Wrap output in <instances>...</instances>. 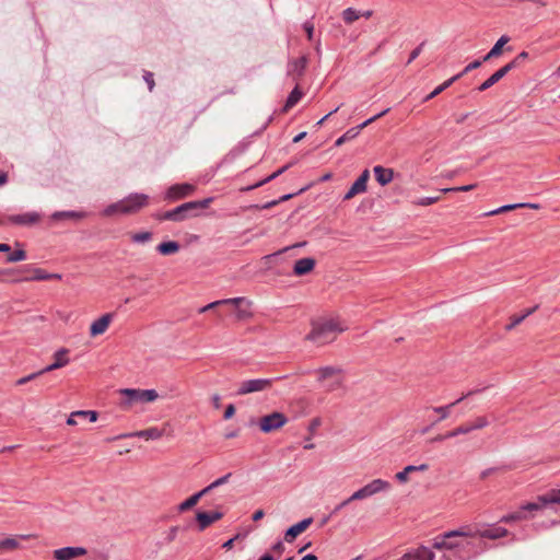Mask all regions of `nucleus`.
Wrapping results in <instances>:
<instances>
[{
  "mask_svg": "<svg viewBox=\"0 0 560 560\" xmlns=\"http://www.w3.org/2000/svg\"><path fill=\"white\" fill-rule=\"evenodd\" d=\"M235 413V406L233 404H230L226 406L223 418L225 420L231 419Z\"/></svg>",
  "mask_w": 560,
  "mask_h": 560,
  "instance_id": "63",
  "label": "nucleus"
},
{
  "mask_svg": "<svg viewBox=\"0 0 560 560\" xmlns=\"http://www.w3.org/2000/svg\"><path fill=\"white\" fill-rule=\"evenodd\" d=\"M474 536L478 535L482 538H488V539H498V538H502V537H505L508 536L509 534V530L504 527H492V528H487V529H483V530H478L476 533H472Z\"/></svg>",
  "mask_w": 560,
  "mask_h": 560,
  "instance_id": "28",
  "label": "nucleus"
},
{
  "mask_svg": "<svg viewBox=\"0 0 560 560\" xmlns=\"http://www.w3.org/2000/svg\"><path fill=\"white\" fill-rule=\"evenodd\" d=\"M130 436L144 438L147 440H158L163 436V431L160 430L159 428L153 427V428H149L145 430L137 431L135 433L120 434L118 436L110 438L107 441H115V440L130 438Z\"/></svg>",
  "mask_w": 560,
  "mask_h": 560,
  "instance_id": "17",
  "label": "nucleus"
},
{
  "mask_svg": "<svg viewBox=\"0 0 560 560\" xmlns=\"http://www.w3.org/2000/svg\"><path fill=\"white\" fill-rule=\"evenodd\" d=\"M345 330L336 319H322L312 323V329L305 339L319 346L332 342Z\"/></svg>",
  "mask_w": 560,
  "mask_h": 560,
  "instance_id": "2",
  "label": "nucleus"
},
{
  "mask_svg": "<svg viewBox=\"0 0 560 560\" xmlns=\"http://www.w3.org/2000/svg\"><path fill=\"white\" fill-rule=\"evenodd\" d=\"M538 502L542 504H560V489H551L545 494L538 495Z\"/></svg>",
  "mask_w": 560,
  "mask_h": 560,
  "instance_id": "32",
  "label": "nucleus"
},
{
  "mask_svg": "<svg viewBox=\"0 0 560 560\" xmlns=\"http://www.w3.org/2000/svg\"><path fill=\"white\" fill-rule=\"evenodd\" d=\"M400 558L401 560H433L434 552L425 546H420L416 549L406 552Z\"/></svg>",
  "mask_w": 560,
  "mask_h": 560,
  "instance_id": "22",
  "label": "nucleus"
},
{
  "mask_svg": "<svg viewBox=\"0 0 560 560\" xmlns=\"http://www.w3.org/2000/svg\"><path fill=\"white\" fill-rule=\"evenodd\" d=\"M294 163L293 162H290L288 164H285L284 166L280 167L279 170H277L275 173H272L271 175L267 176L266 178L253 184V185H249L247 187H244L241 189V191H249V190H253V189H256L258 187H261L262 185L269 183L270 180L277 178L279 175L283 174L287 170H289Z\"/></svg>",
  "mask_w": 560,
  "mask_h": 560,
  "instance_id": "25",
  "label": "nucleus"
},
{
  "mask_svg": "<svg viewBox=\"0 0 560 560\" xmlns=\"http://www.w3.org/2000/svg\"><path fill=\"white\" fill-rule=\"evenodd\" d=\"M113 318H114L113 313H106V314L102 315L100 318H97L96 320H94L90 327L91 337H96L98 335L104 334L107 330Z\"/></svg>",
  "mask_w": 560,
  "mask_h": 560,
  "instance_id": "18",
  "label": "nucleus"
},
{
  "mask_svg": "<svg viewBox=\"0 0 560 560\" xmlns=\"http://www.w3.org/2000/svg\"><path fill=\"white\" fill-rule=\"evenodd\" d=\"M245 301L244 298H232V299H225V300H220V301H214L212 303H209L208 305L201 307L199 310L200 313H205L209 310H212L219 305H225V304H238V303H243Z\"/></svg>",
  "mask_w": 560,
  "mask_h": 560,
  "instance_id": "34",
  "label": "nucleus"
},
{
  "mask_svg": "<svg viewBox=\"0 0 560 560\" xmlns=\"http://www.w3.org/2000/svg\"><path fill=\"white\" fill-rule=\"evenodd\" d=\"M318 382L324 383L329 378H334L325 386V390L330 393L342 387L343 380L339 375L342 374V369L336 366H324L316 371Z\"/></svg>",
  "mask_w": 560,
  "mask_h": 560,
  "instance_id": "5",
  "label": "nucleus"
},
{
  "mask_svg": "<svg viewBox=\"0 0 560 560\" xmlns=\"http://www.w3.org/2000/svg\"><path fill=\"white\" fill-rule=\"evenodd\" d=\"M425 45V42H422L419 46H417L409 55V59L407 61V65H410L415 59L419 57L421 54L423 46Z\"/></svg>",
  "mask_w": 560,
  "mask_h": 560,
  "instance_id": "55",
  "label": "nucleus"
},
{
  "mask_svg": "<svg viewBox=\"0 0 560 560\" xmlns=\"http://www.w3.org/2000/svg\"><path fill=\"white\" fill-rule=\"evenodd\" d=\"M470 432H471V429L469 427V423H464V424H460L459 427L455 428L454 430L448 431V436H451V439H452V438H455L460 434H468Z\"/></svg>",
  "mask_w": 560,
  "mask_h": 560,
  "instance_id": "45",
  "label": "nucleus"
},
{
  "mask_svg": "<svg viewBox=\"0 0 560 560\" xmlns=\"http://www.w3.org/2000/svg\"><path fill=\"white\" fill-rule=\"evenodd\" d=\"M313 523L312 517L304 518L299 523L290 526L284 534V540L287 542H292L301 533L306 530L308 526Z\"/></svg>",
  "mask_w": 560,
  "mask_h": 560,
  "instance_id": "19",
  "label": "nucleus"
},
{
  "mask_svg": "<svg viewBox=\"0 0 560 560\" xmlns=\"http://www.w3.org/2000/svg\"><path fill=\"white\" fill-rule=\"evenodd\" d=\"M316 265V260L312 257L301 258L295 261L293 267V273L298 277L310 273Z\"/></svg>",
  "mask_w": 560,
  "mask_h": 560,
  "instance_id": "24",
  "label": "nucleus"
},
{
  "mask_svg": "<svg viewBox=\"0 0 560 560\" xmlns=\"http://www.w3.org/2000/svg\"><path fill=\"white\" fill-rule=\"evenodd\" d=\"M68 353H69V350L67 348H60L59 350H57L54 354L55 361L51 364L44 368L43 372L47 373V372L66 366L70 361L68 358Z\"/></svg>",
  "mask_w": 560,
  "mask_h": 560,
  "instance_id": "23",
  "label": "nucleus"
},
{
  "mask_svg": "<svg viewBox=\"0 0 560 560\" xmlns=\"http://www.w3.org/2000/svg\"><path fill=\"white\" fill-rule=\"evenodd\" d=\"M462 77H463V73H457L454 77H452L448 80H446L445 82H443L441 85H439L441 91L443 92L444 90L450 88L454 82L459 80Z\"/></svg>",
  "mask_w": 560,
  "mask_h": 560,
  "instance_id": "57",
  "label": "nucleus"
},
{
  "mask_svg": "<svg viewBox=\"0 0 560 560\" xmlns=\"http://www.w3.org/2000/svg\"><path fill=\"white\" fill-rule=\"evenodd\" d=\"M441 200V196L422 197L413 201V205L427 207Z\"/></svg>",
  "mask_w": 560,
  "mask_h": 560,
  "instance_id": "46",
  "label": "nucleus"
},
{
  "mask_svg": "<svg viewBox=\"0 0 560 560\" xmlns=\"http://www.w3.org/2000/svg\"><path fill=\"white\" fill-rule=\"evenodd\" d=\"M390 483L383 479H374L364 487L360 488L350 495V500H363L370 498L378 492L389 489Z\"/></svg>",
  "mask_w": 560,
  "mask_h": 560,
  "instance_id": "7",
  "label": "nucleus"
},
{
  "mask_svg": "<svg viewBox=\"0 0 560 560\" xmlns=\"http://www.w3.org/2000/svg\"><path fill=\"white\" fill-rule=\"evenodd\" d=\"M26 258V252L22 248L14 250L13 253H10L7 257V262H18L22 261Z\"/></svg>",
  "mask_w": 560,
  "mask_h": 560,
  "instance_id": "41",
  "label": "nucleus"
},
{
  "mask_svg": "<svg viewBox=\"0 0 560 560\" xmlns=\"http://www.w3.org/2000/svg\"><path fill=\"white\" fill-rule=\"evenodd\" d=\"M15 275H19L18 269H12V268L0 269V282L7 281L8 280L7 277H13Z\"/></svg>",
  "mask_w": 560,
  "mask_h": 560,
  "instance_id": "56",
  "label": "nucleus"
},
{
  "mask_svg": "<svg viewBox=\"0 0 560 560\" xmlns=\"http://www.w3.org/2000/svg\"><path fill=\"white\" fill-rule=\"evenodd\" d=\"M213 201V197H208L202 200H194L179 205L178 207L165 211L164 218L172 222H182L187 219L196 218L199 211L207 209Z\"/></svg>",
  "mask_w": 560,
  "mask_h": 560,
  "instance_id": "3",
  "label": "nucleus"
},
{
  "mask_svg": "<svg viewBox=\"0 0 560 560\" xmlns=\"http://www.w3.org/2000/svg\"><path fill=\"white\" fill-rule=\"evenodd\" d=\"M503 78V74L500 72V70H497L493 74H491L485 82H482L477 90L479 92H483L488 89H490L492 85L498 83Z\"/></svg>",
  "mask_w": 560,
  "mask_h": 560,
  "instance_id": "36",
  "label": "nucleus"
},
{
  "mask_svg": "<svg viewBox=\"0 0 560 560\" xmlns=\"http://www.w3.org/2000/svg\"><path fill=\"white\" fill-rule=\"evenodd\" d=\"M121 394L127 397V401L129 404L137 401L151 402L159 397L158 392L155 389L125 388L121 390Z\"/></svg>",
  "mask_w": 560,
  "mask_h": 560,
  "instance_id": "11",
  "label": "nucleus"
},
{
  "mask_svg": "<svg viewBox=\"0 0 560 560\" xmlns=\"http://www.w3.org/2000/svg\"><path fill=\"white\" fill-rule=\"evenodd\" d=\"M72 417L89 418L91 422H95L97 420L98 413L93 410H78L72 412Z\"/></svg>",
  "mask_w": 560,
  "mask_h": 560,
  "instance_id": "40",
  "label": "nucleus"
},
{
  "mask_svg": "<svg viewBox=\"0 0 560 560\" xmlns=\"http://www.w3.org/2000/svg\"><path fill=\"white\" fill-rule=\"evenodd\" d=\"M477 187V184H469V185H464V186H459V187H452V188H444L441 190V192H451V191H470L472 189H475Z\"/></svg>",
  "mask_w": 560,
  "mask_h": 560,
  "instance_id": "52",
  "label": "nucleus"
},
{
  "mask_svg": "<svg viewBox=\"0 0 560 560\" xmlns=\"http://www.w3.org/2000/svg\"><path fill=\"white\" fill-rule=\"evenodd\" d=\"M545 506V504H542L541 502H538V500L536 502H528L526 504H523L521 506V511H523V513L525 514V512H534V511H538L540 509H542Z\"/></svg>",
  "mask_w": 560,
  "mask_h": 560,
  "instance_id": "47",
  "label": "nucleus"
},
{
  "mask_svg": "<svg viewBox=\"0 0 560 560\" xmlns=\"http://www.w3.org/2000/svg\"><path fill=\"white\" fill-rule=\"evenodd\" d=\"M468 536H474V534L471 532H465L463 529L447 532V533L434 538L433 548L450 549V550L458 548L459 544L455 542L452 539L455 537H468Z\"/></svg>",
  "mask_w": 560,
  "mask_h": 560,
  "instance_id": "8",
  "label": "nucleus"
},
{
  "mask_svg": "<svg viewBox=\"0 0 560 560\" xmlns=\"http://www.w3.org/2000/svg\"><path fill=\"white\" fill-rule=\"evenodd\" d=\"M482 62H485L483 58L474 60L470 63H468L460 73H463V75H465L466 73H468L475 69H478L482 65Z\"/></svg>",
  "mask_w": 560,
  "mask_h": 560,
  "instance_id": "53",
  "label": "nucleus"
},
{
  "mask_svg": "<svg viewBox=\"0 0 560 560\" xmlns=\"http://www.w3.org/2000/svg\"><path fill=\"white\" fill-rule=\"evenodd\" d=\"M353 500H350V497L342 502H340L338 505L335 506V509L331 511L330 516L336 515L340 510H342L345 506H347L350 502Z\"/></svg>",
  "mask_w": 560,
  "mask_h": 560,
  "instance_id": "62",
  "label": "nucleus"
},
{
  "mask_svg": "<svg viewBox=\"0 0 560 560\" xmlns=\"http://www.w3.org/2000/svg\"><path fill=\"white\" fill-rule=\"evenodd\" d=\"M489 424V421L486 417H477L472 423H469L471 431L480 430L486 428Z\"/></svg>",
  "mask_w": 560,
  "mask_h": 560,
  "instance_id": "48",
  "label": "nucleus"
},
{
  "mask_svg": "<svg viewBox=\"0 0 560 560\" xmlns=\"http://www.w3.org/2000/svg\"><path fill=\"white\" fill-rule=\"evenodd\" d=\"M302 96H303V93L300 90V86L296 84L295 88L290 92L289 96L287 97V101L282 108V112L287 113L289 109H291L293 106H295L300 102Z\"/></svg>",
  "mask_w": 560,
  "mask_h": 560,
  "instance_id": "31",
  "label": "nucleus"
},
{
  "mask_svg": "<svg viewBox=\"0 0 560 560\" xmlns=\"http://www.w3.org/2000/svg\"><path fill=\"white\" fill-rule=\"evenodd\" d=\"M361 18V13L353 8H347L342 11V19L347 24H352Z\"/></svg>",
  "mask_w": 560,
  "mask_h": 560,
  "instance_id": "38",
  "label": "nucleus"
},
{
  "mask_svg": "<svg viewBox=\"0 0 560 560\" xmlns=\"http://www.w3.org/2000/svg\"><path fill=\"white\" fill-rule=\"evenodd\" d=\"M288 422V418L284 413L273 411L270 415L264 416L259 420V429L264 433H270L275 430L282 428Z\"/></svg>",
  "mask_w": 560,
  "mask_h": 560,
  "instance_id": "9",
  "label": "nucleus"
},
{
  "mask_svg": "<svg viewBox=\"0 0 560 560\" xmlns=\"http://www.w3.org/2000/svg\"><path fill=\"white\" fill-rule=\"evenodd\" d=\"M198 501H199L198 497L196 494H192L191 497H189L187 500H185L184 502H182L178 505V510L180 512L187 511V510L191 509L192 506H195L198 503Z\"/></svg>",
  "mask_w": 560,
  "mask_h": 560,
  "instance_id": "44",
  "label": "nucleus"
},
{
  "mask_svg": "<svg viewBox=\"0 0 560 560\" xmlns=\"http://www.w3.org/2000/svg\"><path fill=\"white\" fill-rule=\"evenodd\" d=\"M516 208H520V203L505 205V206H502V207H500V208H498L495 210L487 212L486 215H495V214H499V213H502V212L514 210Z\"/></svg>",
  "mask_w": 560,
  "mask_h": 560,
  "instance_id": "50",
  "label": "nucleus"
},
{
  "mask_svg": "<svg viewBox=\"0 0 560 560\" xmlns=\"http://www.w3.org/2000/svg\"><path fill=\"white\" fill-rule=\"evenodd\" d=\"M389 112V108H386L384 110H382L381 113L374 115L373 117L366 119L365 121H363L362 124L355 126V127H352L350 129H348L343 135V139L346 141H350L354 138H357L361 130L365 127H368L370 124L374 122L375 120H377L378 118L383 117L384 115H386L387 113Z\"/></svg>",
  "mask_w": 560,
  "mask_h": 560,
  "instance_id": "16",
  "label": "nucleus"
},
{
  "mask_svg": "<svg viewBox=\"0 0 560 560\" xmlns=\"http://www.w3.org/2000/svg\"><path fill=\"white\" fill-rule=\"evenodd\" d=\"M294 196V194H288V195H283L282 197H280L279 199L277 200H271V201H268L264 205H250L248 207V209H255V210H265V209H270L275 206H277L278 203L282 202V201H287L289 200L290 198H292Z\"/></svg>",
  "mask_w": 560,
  "mask_h": 560,
  "instance_id": "35",
  "label": "nucleus"
},
{
  "mask_svg": "<svg viewBox=\"0 0 560 560\" xmlns=\"http://www.w3.org/2000/svg\"><path fill=\"white\" fill-rule=\"evenodd\" d=\"M526 515L521 511V509L516 512L510 513L501 517L500 522L502 523H512L521 520H525Z\"/></svg>",
  "mask_w": 560,
  "mask_h": 560,
  "instance_id": "39",
  "label": "nucleus"
},
{
  "mask_svg": "<svg viewBox=\"0 0 560 560\" xmlns=\"http://www.w3.org/2000/svg\"><path fill=\"white\" fill-rule=\"evenodd\" d=\"M447 439H451V436H448V432H446L444 434H438L436 436L430 439L428 442L429 443L442 442V441H445Z\"/></svg>",
  "mask_w": 560,
  "mask_h": 560,
  "instance_id": "64",
  "label": "nucleus"
},
{
  "mask_svg": "<svg viewBox=\"0 0 560 560\" xmlns=\"http://www.w3.org/2000/svg\"><path fill=\"white\" fill-rule=\"evenodd\" d=\"M223 517V513L214 511V512H197L196 521L198 523L199 530H205L212 523L221 520Z\"/></svg>",
  "mask_w": 560,
  "mask_h": 560,
  "instance_id": "20",
  "label": "nucleus"
},
{
  "mask_svg": "<svg viewBox=\"0 0 560 560\" xmlns=\"http://www.w3.org/2000/svg\"><path fill=\"white\" fill-rule=\"evenodd\" d=\"M143 80L145 81V83L148 84V89L150 92L153 91L154 86H155V82H154V75L152 72L150 71H144L143 73Z\"/></svg>",
  "mask_w": 560,
  "mask_h": 560,
  "instance_id": "54",
  "label": "nucleus"
},
{
  "mask_svg": "<svg viewBox=\"0 0 560 560\" xmlns=\"http://www.w3.org/2000/svg\"><path fill=\"white\" fill-rule=\"evenodd\" d=\"M179 243L176 241H167L158 245L156 250L164 256L173 255L179 250Z\"/></svg>",
  "mask_w": 560,
  "mask_h": 560,
  "instance_id": "33",
  "label": "nucleus"
},
{
  "mask_svg": "<svg viewBox=\"0 0 560 560\" xmlns=\"http://www.w3.org/2000/svg\"><path fill=\"white\" fill-rule=\"evenodd\" d=\"M537 308H538V306L536 305L532 308H528L523 315L512 317L511 323L505 326V330L506 331L512 330L514 327L520 325L527 316L533 314Z\"/></svg>",
  "mask_w": 560,
  "mask_h": 560,
  "instance_id": "37",
  "label": "nucleus"
},
{
  "mask_svg": "<svg viewBox=\"0 0 560 560\" xmlns=\"http://www.w3.org/2000/svg\"><path fill=\"white\" fill-rule=\"evenodd\" d=\"M233 305L235 306V316L237 320H245L252 317V312L247 308L241 307V303Z\"/></svg>",
  "mask_w": 560,
  "mask_h": 560,
  "instance_id": "43",
  "label": "nucleus"
},
{
  "mask_svg": "<svg viewBox=\"0 0 560 560\" xmlns=\"http://www.w3.org/2000/svg\"><path fill=\"white\" fill-rule=\"evenodd\" d=\"M303 28L305 30V32L307 34L308 40H312L313 39V34H314V24L312 22H310V21H306L303 24Z\"/></svg>",
  "mask_w": 560,
  "mask_h": 560,
  "instance_id": "59",
  "label": "nucleus"
},
{
  "mask_svg": "<svg viewBox=\"0 0 560 560\" xmlns=\"http://www.w3.org/2000/svg\"><path fill=\"white\" fill-rule=\"evenodd\" d=\"M231 476H232V472H228L226 475H224V476H222V477L218 478L217 480H214L213 482H211V483H212V487L218 488V487H220V486H222V485L226 483V482L229 481V479L231 478Z\"/></svg>",
  "mask_w": 560,
  "mask_h": 560,
  "instance_id": "58",
  "label": "nucleus"
},
{
  "mask_svg": "<svg viewBox=\"0 0 560 560\" xmlns=\"http://www.w3.org/2000/svg\"><path fill=\"white\" fill-rule=\"evenodd\" d=\"M369 178H370V172H369V170H364L361 173V175L357 178V180L352 184L350 189L347 191V194L343 197V200H350L355 195L365 192L366 188H368Z\"/></svg>",
  "mask_w": 560,
  "mask_h": 560,
  "instance_id": "13",
  "label": "nucleus"
},
{
  "mask_svg": "<svg viewBox=\"0 0 560 560\" xmlns=\"http://www.w3.org/2000/svg\"><path fill=\"white\" fill-rule=\"evenodd\" d=\"M272 384V378L246 380L238 384L236 395L243 396L252 393L265 392L270 389Z\"/></svg>",
  "mask_w": 560,
  "mask_h": 560,
  "instance_id": "6",
  "label": "nucleus"
},
{
  "mask_svg": "<svg viewBox=\"0 0 560 560\" xmlns=\"http://www.w3.org/2000/svg\"><path fill=\"white\" fill-rule=\"evenodd\" d=\"M19 546V541L12 537H8L0 541V549H16Z\"/></svg>",
  "mask_w": 560,
  "mask_h": 560,
  "instance_id": "49",
  "label": "nucleus"
},
{
  "mask_svg": "<svg viewBox=\"0 0 560 560\" xmlns=\"http://www.w3.org/2000/svg\"><path fill=\"white\" fill-rule=\"evenodd\" d=\"M510 42V37L508 35H502L490 51L483 57V61H488L491 58L499 57L503 51V46Z\"/></svg>",
  "mask_w": 560,
  "mask_h": 560,
  "instance_id": "29",
  "label": "nucleus"
},
{
  "mask_svg": "<svg viewBox=\"0 0 560 560\" xmlns=\"http://www.w3.org/2000/svg\"><path fill=\"white\" fill-rule=\"evenodd\" d=\"M429 468V466L427 464H421L419 466H415V465H408L404 468V470L399 471L396 474V479L401 482V483H405L408 481V475L409 472H413V471H424Z\"/></svg>",
  "mask_w": 560,
  "mask_h": 560,
  "instance_id": "30",
  "label": "nucleus"
},
{
  "mask_svg": "<svg viewBox=\"0 0 560 560\" xmlns=\"http://www.w3.org/2000/svg\"><path fill=\"white\" fill-rule=\"evenodd\" d=\"M43 374H45V372H43V369H42V370H40V371H38V372L32 373V374H30V375H26V376H24V377L19 378V380L16 381V385H18V386L24 385V384H26V383H28V382H31V381H33V380H35V378H37L38 376H40V375H43Z\"/></svg>",
  "mask_w": 560,
  "mask_h": 560,
  "instance_id": "51",
  "label": "nucleus"
},
{
  "mask_svg": "<svg viewBox=\"0 0 560 560\" xmlns=\"http://www.w3.org/2000/svg\"><path fill=\"white\" fill-rule=\"evenodd\" d=\"M377 183L382 186L389 184L394 178V171L392 168H385L377 165L373 170Z\"/></svg>",
  "mask_w": 560,
  "mask_h": 560,
  "instance_id": "26",
  "label": "nucleus"
},
{
  "mask_svg": "<svg viewBox=\"0 0 560 560\" xmlns=\"http://www.w3.org/2000/svg\"><path fill=\"white\" fill-rule=\"evenodd\" d=\"M481 392V389H475V390H469L468 393L464 394L462 397H459L457 400L446 405V406H440V407H433L432 410L434 412H436L440 417L439 419L435 421V422H439V421H442L446 418L450 417L451 415V410L454 406H456L457 404H459L462 400H464L465 398L474 395V394H477Z\"/></svg>",
  "mask_w": 560,
  "mask_h": 560,
  "instance_id": "21",
  "label": "nucleus"
},
{
  "mask_svg": "<svg viewBox=\"0 0 560 560\" xmlns=\"http://www.w3.org/2000/svg\"><path fill=\"white\" fill-rule=\"evenodd\" d=\"M86 553L88 550L84 547H62L54 550V558L56 560H72Z\"/></svg>",
  "mask_w": 560,
  "mask_h": 560,
  "instance_id": "15",
  "label": "nucleus"
},
{
  "mask_svg": "<svg viewBox=\"0 0 560 560\" xmlns=\"http://www.w3.org/2000/svg\"><path fill=\"white\" fill-rule=\"evenodd\" d=\"M18 273L21 275L19 277H13L10 281L12 282H21V281H44V280H60V273H49L45 269L34 267L32 265H26L21 269H18Z\"/></svg>",
  "mask_w": 560,
  "mask_h": 560,
  "instance_id": "4",
  "label": "nucleus"
},
{
  "mask_svg": "<svg viewBox=\"0 0 560 560\" xmlns=\"http://www.w3.org/2000/svg\"><path fill=\"white\" fill-rule=\"evenodd\" d=\"M150 203V197L142 192H132L127 197L110 203L104 210V215L110 217L114 214L130 215L140 212Z\"/></svg>",
  "mask_w": 560,
  "mask_h": 560,
  "instance_id": "1",
  "label": "nucleus"
},
{
  "mask_svg": "<svg viewBox=\"0 0 560 560\" xmlns=\"http://www.w3.org/2000/svg\"><path fill=\"white\" fill-rule=\"evenodd\" d=\"M86 217L85 212L83 211H56L51 214V220L54 221H61V220H73V221H80Z\"/></svg>",
  "mask_w": 560,
  "mask_h": 560,
  "instance_id": "27",
  "label": "nucleus"
},
{
  "mask_svg": "<svg viewBox=\"0 0 560 560\" xmlns=\"http://www.w3.org/2000/svg\"><path fill=\"white\" fill-rule=\"evenodd\" d=\"M152 238V233L148 231L138 232L131 235V241L133 243H145Z\"/></svg>",
  "mask_w": 560,
  "mask_h": 560,
  "instance_id": "42",
  "label": "nucleus"
},
{
  "mask_svg": "<svg viewBox=\"0 0 560 560\" xmlns=\"http://www.w3.org/2000/svg\"><path fill=\"white\" fill-rule=\"evenodd\" d=\"M528 56L527 51H522L513 59V62H516V67L518 68L528 58Z\"/></svg>",
  "mask_w": 560,
  "mask_h": 560,
  "instance_id": "60",
  "label": "nucleus"
},
{
  "mask_svg": "<svg viewBox=\"0 0 560 560\" xmlns=\"http://www.w3.org/2000/svg\"><path fill=\"white\" fill-rule=\"evenodd\" d=\"M196 186L189 183L175 184L167 188L164 199L167 201H178L192 196Z\"/></svg>",
  "mask_w": 560,
  "mask_h": 560,
  "instance_id": "10",
  "label": "nucleus"
},
{
  "mask_svg": "<svg viewBox=\"0 0 560 560\" xmlns=\"http://www.w3.org/2000/svg\"><path fill=\"white\" fill-rule=\"evenodd\" d=\"M516 68H517L516 62H513V60H511L509 63H506L499 70L503 74V77H505L511 70L516 69Z\"/></svg>",
  "mask_w": 560,
  "mask_h": 560,
  "instance_id": "61",
  "label": "nucleus"
},
{
  "mask_svg": "<svg viewBox=\"0 0 560 560\" xmlns=\"http://www.w3.org/2000/svg\"><path fill=\"white\" fill-rule=\"evenodd\" d=\"M307 62L308 59L306 56L289 61L287 70L288 75L292 77L294 81L300 80L304 75Z\"/></svg>",
  "mask_w": 560,
  "mask_h": 560,
  "instance_id": "14",
  "label": "nucleus"
},
{
  "mask_svg": "<svg viewBox=\"0 0 560 560\" xmlns=\"http://www.w3.org/2000/svg\"><path fill=\"white\" fill-rule=\"evenodd\" d=\"M4 220H5V225L12 224V225H20V226H33L40 222L42 214L36 211H32V212H26V213H22V214L7 215L4 218Z\"/></svg>",
  "mask_w": 560,
  "mask_h": 560,
  "instance_id": "12",
  "label": "nucleus"
}]
</instances>
